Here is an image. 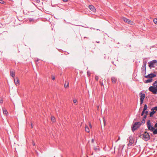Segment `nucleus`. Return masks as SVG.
I'll use <instances>...</instances> for the list:
<instances>
[{"instance_id": "obj_1", "label": "nucleus", "mask_w": 157, "mask_h": 157, "mask_svg": "<svg viewBox=\"0 0 157 157\" xmlns=\"http://www.w3.org/2000/svg\"><path fill=\"white\" fill-rule=\"evenodd\" d=\"M147 125L148 130L152 132L154 135L157 134V128H157V122L155 124L154 127L151 125L150 120H148L147 122Z\"/></svg>"}, {"instance_id": "obj_40", "label": "nucleus", "mask_w": 157, "mask_h": 157, "mask_svg": "<svg viewBox=\"0 0 157 157\" xmlns=\"http://www.w3.org/2000/svg\"><path fill=\"white\" fill-rule=\"evenodd\" d=\"M64 2H67L68 0H62Z\"/></svg>"}, {"instance_id": "obj_25", "label": "nucleus", "mask_w": 157, "mask_h": 157, "mask_svg": "<svg viewBox=\"0 0 157 157\" xmlns=\"http://www.w3.org/2000/svg\"><path fill=\"white\" fill-rule=\"evenodd\" d=\"M98 79H99L98 76L96 75L95 76V80L96 81H98Z\"/></svg>"}, {"instance_id": "obj_52", "label": "nucleus", "mask_w": 157, "mask_h": 157, "mask_svg": "<svg viewBox=\"0 0 157 157\" xmlns=\"http://www.w3.org/2000/svg\"><path fill=\"white\" fill-rule=\"evenodd\" d=\"M62 157H63V156H62Z\"/></svg>"}, {"instance_id": "obj_6", "label": "nucleus", "mask_w": 157, "mask_h": 157, "mask_svg": "<svg viewBox=\"0 0 157 157\" xmlns=\"http://www.w3.org/2000/svg\"><path fill=\"white\" fill-rule=\"evenodd\" d=\"M155 86H151L148 88L149 90L152 92L153 94H155Z\"/></svg>"}, {"instance_id": "obj_43", "label": "nucleus", "mask_w": 157, "mask_h": 157, "mask_svg": "<svg viewBox=\"0 0 157 157\" xmlns=\"http://www.w3.org/2000/svg\"><path fill=\"white\" fill-rule=\"evenodd\" d=\"M89 126H90V127L91 128H92V125H91V124H89Z\"/></svg>"}, {"instance_id": "obj_34", "label": "nucleus", "mask_w": 157, "mask_h": 157, "mask_svg": "<svg viewBox=\"0 0 157 157\" xmlns=\"http://www.w3.org/2000/svg\"><path fill=\"white\" fill-rule=\"evenodd\" d=\"M87 74L89 76H90V73L88 71L87 72Z\"/></svg>"}, {"instance_id": "obj_14", "label": "nucleus", "mask_w": 157, "mask_h": 157, "mask_svg": "<svg viewBox=\"0 0 157 157\" xmlns=\"http://www.w3.org/2000/svg\"><path fill=\"white\" fill-rule=\"evenodd\" d=\"M152 111L150 113V117H152L153 115L156 113V111H154V110H152Z\"/></svg>"}, {"instance_id": "obj_5", "label": "nucleus", "mask_w": 157, "mask_h": 157, "mask_svg": "<svg viewBox=\"0 0 157 157\" xmlns=\"http://www.w3.org/2000/svg\"><path fill=\"white\" fill-rule=\"evenodd\" d=\"M156 76V75L155 74L153 73H151L147 75H145L144 77L146 78L152 79V78L155 77Z\"/></svg>"}, {"instance_id": "obj_51", "label": "nucleus", "mask_w": 157, "mask_h": 157, "mask_svg": "<svg viewBox=\"0 0 157 157\" xmlns=\"http://www.w3.org/2000/svg\"><path fill=\"white\" fill-rule=\"evenodd\" d=\"M136 120V119H134V121H135Z\"/></svg>"}, {"instance_id": "obj_8", "label": "nucleus", "mask_w": 157, "mask_h": 157, "mask_svg": "<svg viewBox=\"0 0 157 157\" xmlns=\"http://www.w3.org/2000/svg\"><path fill=\"white\" fill-rule=\"evenodd\" d=\"M140 100H144L145 97V94L144 93L142 92H140Z\"/></svg>"}, {"instance_id": "obj_37", "label": "nucleus", "mask_w": 157, "mask_h": 157, "mask_svg": "<svg viewBox=\"0 0 157 157\" xmlns=\"http://www.w3.org/2000/svg\"><path fill=\"white\" fill-rule=\"evenodd\" d=\"M35 1L37 3H39L40 2V0H36Z\"/></svg>"}, {"instance_id": "obj_27", "label": "nucleus", "mask_w": 157, "mask_h": 157, "mask_svg": "<svg viewBox=\"0 0 157 157\" xmlns=\"http://www.w3.org/2000/svg\"><path fill=\"white\" fill-rule=\"evenodd\" d=\"M64 87L65 88H67V87L69 86V83L68 82L67 85H66V83L64 84Z\"/></svg>"}, {"instance_id": "obj_10", "label": "nucleus", "mask_w": 157, "mask_h": 157, "mask_svg": "<svg viewBox=\"0 0 157 157\" xmlns=\"http://www.w3.org/2000/svg\"><path fill=\"white\" fill-rule=\"evenodd\" d=\"M3 113L4 115L7 116L8 115V113L7 109L5 108H2Z\"/></svg>"}, {"instance_id": "obj_11", "label": "nucleus", "mask_w": 157, "mask_h": 157, "mask_svg": "<svg viewBox=\"0 0 157 157\" xmlns=\"http://www.w3.org/2000/svg\"><path fill=\"white\" fill-rule=\"evenodd\" d=\"M129 140V144L130 145H132L133 144V140L132 139V137L131 136H129V139H128Z\"/></svg>"}, {"instance_id": "obj_47", "label": "nucleus", "mask_w": 157, "mask_h": 157, "mask_svg": "<svg viewBox=\"0 0 157 157\" xmlns=\"http://www.w3.org/2000/svg\"><path fill=\"white\" fill-rule=\"evenodd\" d=\"M39 60H40L39 59H37V61H39Z\"/></svg>"}, {"instance_id": "obj_30", "label": "nucleus", "mask_w": 157, "mask_h": 157, "mask_svg": "<svg viewBox=\"0 0 157 157\" xmlns=\"http://www.w3.org/2000/svg\"><path fill=\"white\" fill-rule=\"evenodd\" d=\"M73 101L74 103H75L77 102V100L75 99H73Z\"/></svg>"}, {"instance_id": "obj_18", "label": "nucleus", "mask_w": 157, "mask_h": 157, "mask_svg": "<svg viewBox=\"0 0 157 157\" xmlns=\"http://www.w3.org/2000/svg\"><path fill=\"white\" fill-rule=\"evenodd\" d=\"M85 130L86 132H89L90 130H89V128L87 126V127L85 126Z\"/></svg>"}, {"instance_id": "obj_22", "label": "nucleus", "mask_w": 157, "mask_h": 157, "mask_svg": "<svg viewBox=\"0 0 157 157\" xmlns=\"http://www.w3.org/2000/svg\"><path fill=\"white\" fill-rule=\"evenodd\" d=\"M154 86H157V80L155 81L152 84Z\"/></svg>"}, {"instance_id": "obj_2", "label": "nucleus", "mask_w": 157, "mask_h": 157, "mask_svg": "<svg viewBox=\"0 0 157 157\" xmlns=\"http://www.w3.org/2000/svg\"><path fill=\"white\" fill-rule=\"evenodd\" d=\"M140 136L146 141H148L150 139L149 133L147 131H145L142 135H140Z\"/></svg>"}, {"instance_id": "obj_19", "label": "nucleus", "mask_w": 157, "mask_h": 157, "mask_svg": "<svg viewBox=\"0 0 157 157\" xmlns=\"http://www.w3.org/2000/svg\"><path fill=\"white\" fill-rule=\"evenodd\" d=\"M51 120L53 122H55V118L54 117L52 116L51 117Z\"/></svg>"}, {"instance_id": "obj_7", "label": "nucleus", "mask_w": 157, "mask_h": 157, "mask_svg": "<svg viewBox=\"0 0 157 157\" xmlns=\"http://www.w3.org/2000/svg\"><path fill=\"white\" fill-rule=\"evenodd\" d=\"M137 123H136V122H135L133 125V127H132V131L133 132L139 128V127H138Z\"/></svg>"}, {"instance_id": "obj_28", "label": "nucleus", "mask_w": 157, "mask_h": 157, "mask_svg": "<svg viewBox=\"0 0 157 157\" xmlns=\"http://www.w3.org/2000/svg\"><path fill=\"white\" fill-rule=\"evenodd\" d=\"M6 3V2H4V1L2 0H1V4H5Z\"/></svg>"}, {"instance_id": "obj_42", "label": "nucleus", "mask_w": 157, "mask_h": 157, "mask_svg": "<svg viewBox=\"0 0 157 157\" xmlns=\"http://www.w3.org/2000/svg\"><path fill=\"white\" fill-rule=\"evenodd\" d=\"M1 103L3 102V100L2 99H1V101H0Z\"/></svg>"}, {"instance_id": "obj_26", "label": "nucleus", "mask_w": 157, "mask_h": 157, "mask_svg": "<svg viewBox=\"0 0 157 157\" xmlns=\"http://www.w3.org/2000/svg\"><path fill=\"white\" fill-rule=\"evenodd\" d=\"M120 153V152H119L118 153V156H120V157H127V156L126 155H124V156H123V155H122V156H121V154L120 155H119V153Z\"/></svg>"}, {"instance_id": "obj_49", "label": "nucleus", "mask_w": 157, "mask_h": 157, "mask_svg": "<svg viewBox=\"0 0 157 157\" xmlns=\"http://www.w3.org/2000/svg\"><path fill=\"white\" fill-rule=\"evenodd\" d=\"M96 42L98 43H99V42H100L96 41Z\"/></svg>"}, {"instance_id": "obj_3", "label": "nucleus", "mask_w": 157, "mask_h": 157, "mask_svg": "<svg viewBox=\"0 0 157 157\" xmlns=\"http://www.w3.org/2000/svg\"><path fill=\"white\" fill-rule=\"evenodd\" d=\"M147 61L146 60H143V65L141 67V73L143 75H145L146 73V65Z\"/></svg>"}, {"instance_id": "obj_31", "label": "nucleus", "mask_w": 157, "mask_h": 157, "mask_svg": "<svg viewBox=\"0 0 157 157\" xmlns=\"http://www.w3.org/2000/svg\"><path fill=\"white\" fill-rule=\"evenodd\" d=\"M145 120L143 119L141 121V123H142V124H144L145 122Z\"/></svg>"}, {"instance_id": "obj_45", "label": "nucleus", "mask_w": 157, "mask_h": 157, "mask_svg": "<svg viewBox=\"0 0 157 157\" xmlns=\"http://www.w3.org/2000/svg\"><path fill=\"white\" fill-rule=\"evenodd\" d=\"M94 149L96 151L97 149V148L96 147H94Z\"/></svg>"}, {"instance_id": "obj_9", "label": "nucleus", "mask_w": 157, "mask_h": 157, "mask_svg": "<svg viewBox=\"0 0 157 157\" xmlns=\"http://www.w3.org/2000/svg\"><path fill=\"white\" fill-rule=\"evenodd\" d=\"M89 9L94 12H95L96 11V9L95 8L94 6L92 5H89Z\"/></svg>"}, {"instance_id": "obj_4", "label": "nucleus", "mask_w": 157, "mask_h": 157, "mask_svg": "<svg viewBox=\"0 0 157 157\" xmlns=\"http://www.w3.org/2000/svg\"><path fill=\"white\" fill-rule=\"evenodd\" d=\"M157 62L156 60H154L148 62L149 64V67L150 68H151L153 67H155V63Z\"/></svg>"}, {"instance_id": "obj_39", "label": "nucleus", "mask_w": 157, "mask_h": 157, "mask_svg": "<svg viewBox=\"0 0 157 157\" xmlns=\"http://www.w3.org/2000/svg\"><path fill=\"white\" fill-rule=\"evenodd\" d=\"M148 111L146 110L145 111V113L146 114H147L148 113Z\"/></svg>"}, {"instance_id": "obj_13", "label": "nucleus", "mask_w": 157, "mask_h": 157, "mask_svg": "<svg viewBox=\"0 0 157 157\" xmlns=\"http://www.w3.org/2000/svg\"><path fill=\"white\" fill-rule=\"evenodd\" d=\"M111 80L113 83H115L117 81V79L116 78L112 77L111 78Z\"/></svg>"}, {"instance_id": "obj_24", "label": "nucleus", "mask_w": 157, "mask_h": 157, "mask_svg": "<svg viewBox=\"0 0 157 157\" xmlns=\"http://www.w3.org/2000/svg\"><path fill=\"white\" fill-rule=\"evenodd\" d=\"M157 110V106L152 107L151 109V110Z\"/></svg>"}, {"instance_id": "obj_12", "label": "nucleus", "mask_w": 157, "mask_h": 157, "mask_svg": "<svg viewBox=\"0 0 157 157\" xmlns=\"http://www.w3.org/2000/svg\"><path fill=\"white\" fill-rule=\"evenodd\" d=\"M123 20L124 21V22L130 24H131V21L129 20V19H128L125 17H124L123 18Z\"/></svg>"}, {"instance_id": "obj_50", "label": "nucleus", "mask_w": 157, "mask_h": 157, "mask_svg": "<svg viewBox=\"0 0 157 157\" xmlns=\"http://www.w3.org/2000/svg\"><path fill=\"white\" fill-rule=\"evenodd\" d=\"M42 0V1H44L45 0Z\"/></svg>"}, {"instance_id": "obj_46", "label": "nucleus", "mask_w": 157, "mask_h": 157, "mask_svg": "<svg viewBox=\"0 0 157 157\" xmlns=\"http://www.w3.org/2000/svg\"><path fill=\"white\" fill-rule=\"evenodd\" d=\"M120 137H118V139H117V141H118V140H120Z\"/></svg>"}, {"instance_id": "obj_38", "label": "nucleus", "mask_w": 157, "mask_h": 157, "mask_svg": "<svg viewBox=\"0 0 157 157\" xmlns=\"http://www.w3.org/2000/svg\"><path fill=\"white\" fill-rule=\"evenodd\" d=\"M94 139H92L91 140V143H94Z\"/></svg>"}, {"instance_id": "obj_44", "label": "nucleus", "mask_w": 157, "mask_h": 157, "mask_svg": "<svg viewBox=\"0 0 157 157\" xmlns=\"http://www.w3.org/2000/svg\"><path fill=\"white\" fill-rule=\"evenodd\" d=\"M33 146H35V144L34 142H33Z\"/></svg>"}, {"instance_id": "obj_16", "label": "nucleus", "mask_w": 157, "mask_h": 157, "mask_svg": "<svg viewBox=\"0 0 157 157\" xmlns=\"http://www.w3.org/2000/svg\"><path fill=\"white\" fill-rule=\"evenodd\" d=\"M14 83L15 84L17 85L19 83V80L18 78H16V79H14Z\"/></svg>"}, {"instance_id": "obj_41", "label": "nucleus", "mask_w": 157, "mask_h": 157, "mask_svg": "<svg viewBox=\"0 0 157 157\" xmlns=\"http://www.w3.org/2000/svg\"><path fill=\"white\" fill-rule=\"evenodd\" d=\"M100 84H101V86H103V82H101L100 83Z\"/></svg>"}, {"instance_id": "obj_32", "label": "nucleus", "mask_w": 157, "mask_h": 157, "mask_svg": "<svg viewBox=\"0 0 157 157\" xmlns=\"http://www.w3.org/2000/svg\"><path fill=\"white\" fill-rule=\"evenodd\" d=\"M157 94V86H155V94Z\"/></svg>"}, {"instance_id": "obj_17", "label": "nucleus", "mask_w": 157, "mask_h": 157, "mask_svg": "<svg viewBox=\"0 0 157 157\" xmlns=\"http://www.w3.org/2000/svg\"><path fill=\"white\" fill-rule=\"evenodd\" d=\"M15 72L13 71H10V75L12 77H14L15 76Z\"/></svg>"}, {"instance_id": "obj_33", "label": "nucleus", "mask_w": 157, "mask_h": 157, "mask_svg": "<svg viewBox=\"0 0 157 157\" xmlns=\"http://www.w3.org/2000/svg\"><path fill=\"white\" fill-rule=\"evenodd\" d=\"M146 117H147V115L146 114H145V115H144V117H143V119L145 120Z\"/></svg>"}, {"instance_id": "obj_23", "label": "nucleus", "mask_w": 157, "mask_h": 157, "mask_svg": "<svg viewBox=\"0 0 157 157\" xmlns=\"http://www.w3.org/2000/svg\"><path fill=\"white\" fill-rule=\"evenodd\" d=\"M153 22L154 23L157 25V19L155 18L153 19Z\"/></svg>"}, {"instance_id": "obj_21", "label": "nucleus", "mask_w": 157, "mask_h": 157, "mask_svg": "<svg viewBox=\"0 0 157 157\" xmlns=\"http://www.w3.org/2000/svg\"><path fill=\"white\" fill-rule=\"evenodd\" d=\"M136 123H137V125H138V127H139V128L140 127V125L142 124V123L141 122H136Z\"/></svg>"}, {"instance_id": "obj_29", "label": "nucleus", "mask_w": 157, "mask_h": 157, "mask_svg": "<svg viewBox=\"0 0 157 157\" xmlns=\"http://www.w3.org/2000/svg\"><path fill=\"white\" fill-rule=\"evenodd\" d=\"M144 113H145V110H143V111H142V112L141 113V116H143Z\"/></svg>"}, {"instance_id": "obj_35", "label": "nucleus", "mask_w": 157, "mask_h": 157, "mask_svg": "<svg viewBox=\"0 0 157 157\" xmlns=\"http://www.w3.org/2000/svg\"><path fill=\"white\" fill-rule=\"evenodd\" d=\"M52 78L53 80H54L55 79V76L52 75Z\"/></svg>"}, {"instance_id": "obj_20", "label": "nucleus", "mask_w": 157, "mask_h": 157, "mask_svg": "<svg viewBox=\"0 0 157 157\" xmlns=\"http://www.w3.org/2000/svg\"><path fill=\"white\" fill-rule=\"evenodd\" d=\"M147 105L146 104H145L144 106L143 110L145 111L147 109Z\"/></svg>"}, {"instance_id": "obj_48", "label": "nucleus", "mask_w": 157, "mask_h": 157, "mask_svg": "<svg viewBox=\"0 0 157 157\" xmlns=\"http://www.w3.org/2000/svg\"><path fill=\"white\" fill-rule=\"evenodd\" d=\"M31 125L32 128H33V125H32V124H31Z\"/></svg>"}, {"instance_id": "obj_36", "label": "nucleus", "mask_w": 157, "mask_h": 157, "mask_svg": "<svg viewBox=\"0 0 157 157\" xmlns=\"http://www.w3.org/2000/svg\"><path fill=\"white\" fill-rule=\"evenodd\" d=\"M143 101H144V100H140V105H141L143 103Z\"/></svg>"}, {"instance_id": "obj_15", "label": "nucleus", "mask_w": 157, "mask_h": 157, "mask_svg": "<svg viewBox=\"0 0 157 157\" xmlns=\"http://www.w3.org/2000/svg\"><path fill=\"white\" fill-rule=\"evenodd\" d=\"M152 79H148L146 80H145L144 81V83H150L152 82Z\"/></svg>"}]
</instances>
